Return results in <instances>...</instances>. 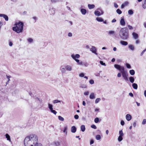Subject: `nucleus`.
<instances>
[{
	"label": "nucleus",
	"mask_w": 146,
	"mask_h": 146,
	"mask_svg": "<svg viewBox=\"0 0 146 146\" xmlns=\"http://www.w3.org/2000/svg\"><path fill=\"white\" fill-rule=\"evenodd\" d=\"M68 129V126L67 125H66L64 127V129L63 132L64 133H65L66 134L67 133V130Z\"/></svg>",
	"instance_id": "nucleus-24"
},
{
	"label": "nucleus",
	"mask_w": 146,
	"mask_h": 146,
	"mask_svg": "<svg viewBox=\"0 0 146 146\" xmlns=\"http://www.w3.org/2000/svg\"><path fill=\"white\" fill-rule=\"evenodd\" d=\"M101 100L100 98H98L96 99L95 101V103L96 104L98 103Z\"/></svg>",
	"instance_id": "nucleus-36"
},
{
	"label": "nucleus",
	"mask_w": 146,
	"mask_h": 146,
	"mask_svg": "<svg viewBox=\"0 0 146 146\" xmlns=\"http://www.w3.org/2000/svg\"><path fill=\"white\" fill-rule=\"evenodd\" d=\"M99 10L101 11L100 12L99 11H95L94 12V14L96 16H99L101 15H102L104 13V11L101 9H100Z\"/></svg>",
	"instance_id": "nucleus-6"
},
{
	"label": "nucleus",
	"mask_w": 146,
	"mask_h": 146,
	"mask_svg": "<svg viewBox=\"0 0 146 146\" xmlns=\"http://www.w3.org/2000/svg\"><path fill=\"white\" fill-rule=\"evenodd\" d=\"M128 13L129 15H132L133 13V12L132 9L129 10L128 11Z\"/></svg>",
	"instance_id": "nucleus-29"
},
{
	"label": "nucleus",
	"mask_w": 146,
	"mask_h": 146,
	"mask_svg": "<svg viewBox=\"0 0 146 146\" xmlns=\"http://www.w3.org/2000/svg\"><path fill=\"white\" fill-rule=\"evenodd\" d=\"M140 42V41L139 40L137 39L135 41V43L136 44H139Z\"/></svg>",
	"instance_id": "nucleus-62"
},
{
	"label": "nucleus",
	"mask_w": 146,
	"mask_h": 146,
	"mask_svg": "<svg viewBox=\"0 0 146 146\" xmlns=\"http://www.w3.org/2000/svg\"><path fill=\"white\" fill-rule=\"evenodd\" d=\"M125 117L126 119L128 121H129L132 118L131 116L129 114H127L125 116Z\"/></svg>",
	"instance_id": "nucleus-13"
},
{
	"label": "nucleus",
	"mask_w": 146,
	"mask_h": 146,
	"mask_svg": "<svg viewBox=\"0 0 146 146\" xmlns=\"http://www.w3.org/2000/svg\"><path fill=\"white\" fill-rule=\"evenodd\" d=\"M129 73L131 75H133L135 74V72L133 70H130L129 71Z\"/></svg>",
	"instance_id": "nucleus-28"
},
{
	"label": "nucleus",
	"mask_w": 146,
	"mask_h": 146,
	"mask_svg": "<svg viewBox=\"0 0 146 146\" xmlns=\"http://www.w3.org/2000/svg\"><path fill=\"white\" fill-rule=\"evenodd\" d=\"M114 6L115 8H117L118 7V5L116 3H114Z\"/></svg>",
	"instance_id": "nucleus-63"
},
{
	"label": "nucleus",
	"mask_w": 146,
	"mask_h": 146,
	"mask_svg": "<svg viewBox=\"0 0 146 146\" xmlns=\"http://www.w3.org/2000/svg\"><path fill=\"white\" fill-rule=\"evenodd\" d=\"M48 108L51 111V110H53V106L52 104H50L49 103H48Z\"/></svg>",
	"instance_id": "nucleus-26"
},
{
	"label": "nucleus",
	"mask_w": 146,
	"mask_h": 146,
	"mask_svg": "<svg viewBox=\"0 0 146 146\" xmlns=\"http://www.w3.org/2000/svg\"><path fill=\"white\" fill-rule=\"evenodd\" d=\"M126 66L127 68H131V66L128 63H127L126 64Z\"/></svg>",
	"instance_id": "nucleus-47"
},
{
	"label": "nucleus",
	"mask_w": 146,
	"mask_h": 146,
	"mask_svg": "<svg viewBox=\"0 0 146 146\" xmlns=\"http://www.w3.org/2000/svg\"><path fill=\"white\" fill-rule=\"evenodd\" d=\"M15 26L13 27V30L16 32L17 33H19L23 31V23L19 22H16L15 23Z\"/></svg>",
	"instance_id": "nucleus-4"
},
{
	"label": "nucleus",
	"mask_w": 146,
	"mask_h": 146,
	"mask_svg": "<svg viewBox=\"0 0 146 146\" xmlns=\"http://www.w3.org/2000/svg\"><path fill=\"white\" fill-rule=\"evenodd\" d=\"M95 98L94 94L93 93H92L90 94V98L91 99H93Z\"/></svg>",
	"instance_id": "nucleus-19"
},
{
	"label": "nucleus",
	"mask_w": 146,
	"mask_h": 146,
	"mask_svg": "<svg viewBox=\"0 0 146 146\" xmlns=\"http://www.w3.org/2000/svg\"><path fill=\"white\" fill-rule=\"evenodd\" d=\"M25 146H42L38 143V137L35 135L32 134L26 137L24 141Z\"/></svg>",
	"instance_id": "nucleus-1"
},
{
	"label": "nucleus",
	"mask_w": 146,
	"mask_h": 146,
	"mask_svg": "<svg viewBox=\"0 0 146 146\" xmlns=\"http://www.w3.org/2000/svg\"><path fill=\"white\" fill-rule=\"evenodd\" d=\"M94 143V141L93 139H91L90 140V145H92V144H93Z\"/></svg>",
	"instance_id": "nucleus-59"
},
{
	"label": "nucleus",
	"mask_w": 146,
	"mask_h": 146,
	"mask_svg": "<svg viewBox=\"0 0 146 146\" xmlns=\"http://www.w3.org/2000/svg\"><path fill=\"white\" fill-rule=\"evenodd\" d=\"M120 43L123 46H126L128 44V42L126 41L121 40L120 42Z\"/></svg>",
	"instance_id": "nucleus-17"
},
{
	"label": "nucleus",
	"mask_w": 146,
	"mask_h": 146,
	"mask_svg": "<svg viewBox=\"0 0 146 146\" xmlns=\"http://www.w3.org/2000/svg\"><path fill=\"white\" fill-rule=\"evenodd\" d=\"M95 7V5L94 4H88V8L90 9H94Z\"/></svg>",
	"instance_id": "nucleus-18"
},
{
	"label": "nucleus",
	"mask_w": 146,
	"mask_h": 146,
	"mask_svg": "<svg viewBox=\"0 0 146 146\" xmlns=\"http://www.w3.org/2000/svg\"><path fill=\"white\" fill-rule=\"evenodd\" d=\"M119 136H123V133L122 130H120L119 132Z\"/></svg>",
	"instance_id": "nucleus-31"
},
{
	"label": "nucleus",
	"mask_w": 146,
	"mask_h": 146,
	"mask_svg": "<svg viewBox=\"0 0 146 146\" xmlns=\"http://www.w3.org/2000/svg\"><path fill=\"white\" fill-rule=\"evenodd\" d=\"M133 88L135 89L136 90L137 89L138 86L137 84L134 83L132 85Z\"/></svg>",
	"instance_id": "nucleus-21"
},
{
	"label": "nucleus",
	"mask_w": 146,
	"mask_h": 146,
	"mask_svg": "<svg viewBox=\"0 0 146 146\" xmlns=\"http://www.w3.org/2000/svg\"><path fill=\"white\" fill-rule=\"evenodd\" d=\"M100 63L102 65L106 66V64L105 63L103 62L102 61H100Z\"/></svg>",
	"instance_id": "nucleus-46"
},
{
	"label": "nucleus",
	"mask_w": 146,
	"mask_h": 146,
	"mask_svg": "<svg viewBox=\"0 0 146 146\" xmlns=\"http://www.w3.org/2000/svg\"><path fill=\"white\" fill-rule=\"evenodd\" d=\"M95 122L96 123H97L99 121V118L98 117L96 118L94 120Z\"/></svg>",
	"instance_id": "nucleus-37"
},
{
	"label": "nucleus",
	"mask_w": 146,
	"mask_h": 146,
	"mask_svg": "<svg viewBox=\"0 0 146 146\" xmlns=\"http://www.w3.org/2000/svg\"><path fill=\"white\" fill-rule=\"evenodd\" d=\"M128 27L129 30H132L133 29V27L132 26H130L129 25H128Z\"/></svg>",
	"instance_id": "nucleus-50"
},
{
	"label": "nucleus",
	"mask_w": 146,
	"mask_h": 146,
	"mask_svg": "<svg viewBox=\"0 0 146 146\" xmlns=\"http://www.w3.org/2000/svg\"><path fill=\"white\" fill-rule=\"evenodd\" d=\"M83 66H84L85 67H87L88 66V64L87 62H84V63H83Z\"/></svg>",
	"instance_id": "nucleus-52"
},
{
	"label": "nucleus",
	"mask_w": 146,
	"mask_h": 146,
	"mask_svg": "<svg viewBox=\"0 0 146 146\" xmlns=\"http://www.w3.org/2000/svg\"><path fill=\"white\" fill-rule=\"evenodd\" d=\"M120 123L121 125L123 126L124 125L125 122L123 120H122L121 121Z\"/></svg>",
	"instance_id": "nucleus-55"
},
{
	"label": "nucleus",
	"mask_w": 146,
	"mask_h": 146,
	"mask_svg": "<svg viewBox=\"0 0 146 146\" xmlns=\"http://www.w3.org/2000/svg\"><path fill=\"white\" fill-rule=\"evenodd\" d=\"M115 34V31H110L108 32L109 35H113Z\"/></svg>",
	"instance_id": "nucleus-30"
},
{
	"label": "nucleus",
	"mask_w": 146,
	"mask_h": 146,
	"mask_svg": "<svg viewBox=\"0 0 146 146\" xmlns=\"http://www.w3.org/2000/svg\"><path fill=\"white\" fill-rule=\"evenodd\" d=\"M58 119H59L62 121H64V118L60 116H58Z\"/></svg>",
	"instance_id": "nucleus-33"
},
{
	"label": "nucleus",
	"mask_w": 146,
	"mask_h": 146,
	"mask_svg": "<svg viewBox=\"0 0 146 146\" xmlns=\"http://www.w3.org/2000/svg\"><path fill=\"white\" fill-rule=\"evenodd\" d=\"M96 20L99 22H102L104 21L103 19L101 17H97L96 18Z\"/></svg>",
	"instance_id": "nucleus-20"
},
{
	"label": "nucleus",
	"mask_w": 146,
	"mask_h": 146,
	"mask_svg": "<svg viewBox=\"0 0 146 146\" xmlns=\"http://www.w3.org/2000/svg\"><path fill=\"white\" fill-rule=\"evenodd\" d=\"M116 12L119 14L120 15L122 13V11L119 9H117L116 10Z\"/></svg>",
	"instance_id": "nucleus-32"
},
{
	"label": "nucleus",
	"mask_w": 146,
	"mask_h": 146,
	"mask_svg": "<svg viewBox=\"0 0 146 146\" xmlns=\"http://www.w3.org/2000/svg\"><path fill=\"white\" fill-rule=\"evenodd\" d=\"M27 41L29 43H31L33 42V39L30 38L27 39Z\"/></svg>",
	"instance_id": "nucleus-39"
},
{
	"label": "nucleus",
	"mask_w": 146,
	"mask_h": 146,
	"mask_svg": "<svg viewBox=\"0 0 146 146\" xmlns=\"http://www.w3.org/2000/svg\"><path fill=\"white\" fill-rule=\"evenodd\" d=\"M79 76L81 77H84V74L83 73H80L79 74Z\"/></svg>",
	"instance_id": "nucleus-51"
},
{
	"label": "nucleus",
	"mask_w": 146,
	"mask_h": 146,
	"mask_svg": "<svg viewBox=\"0 0 146 146\" xmlns=\"http://www.w3.org/2000/svg\"><path fill=\"white\" fill-rule=\"evenodd\" d=\"M33 19L35 20V22H36V21L37 19V18L36 17L34 16L33 17Z\"/></svg>",
	"instance_id": "nucleus-60"
},
{
	"label": "nucleus",
	"mask_w": 146,
	"mask_h": 146,
	"mask_svg": "<svg viewBox=\"0 0 146 146\" xmlns=\"http://www.w3.org/2000/svg\"><path fill=\"white\" fill-rule=\"evenodd\" d=\"M121 76V73L119 72L117 74V77H120Z\"/></svg>",
	"instance_id": "nucleus-61"
},
{
	"label": "nucleus",
	"mask_w": 146,
	"mask_h": 146,
	"mask_svg": "<svg viewBox=\"0 0 146 146\" xmlns=\"http://www.w3.org/2000/svg\"><path fill=\"white\" fill-rule=\"evenodd\" d=\"M96 139L97 140H100L101 139V137L100 135H97L96 136Z\"/></svg>",
	"instance_id": "nucleus-27"
},
{
	"label": "nucleus",
	"mask_w": 146,
	"mask_h": 146,
	"mask_svg": "<svg viewBox=\"0 0 146 146\" xmlns=\"http://www.w3.org/2000/svg\"><path fill=\"white\" fill-rule=\"evenodd\" d=\"M118 141H121L123 140L122 136H119L118 138Z\"/></svg>",
	"instance_id": "nucleus-40"
},
{
	"label": "nucleus",
	"mask_w": 146,
	"mask_h": 146,
	"mask_svg": "<svg viewBox=\"0 0 146 146\" xmlns=\"http://www.w3.org/2000/svg\"><path fill=\"white\" fill-rule=\"evenodd\" d=\"M146 51V48L143 50V51L141 52V53L140 55L141 56H142L143 55V54Z\"/></svg>",
	"instance_id": "nucleus-53"
},
{
	"label": "nucleus",
	"mask_w": 146,
	"mask_h": 146,
	"mask_svg": "<svg viewBox=\"0 0 146 146\" xmlns=\"http://www.w3.org/2000/svg\"><path fill=\"white\" fill-rule=\"evenodd\" d=\"M60 102V101L58 100H54L53 101V103L54 104H56L57 103H59Z\"/></svg>",
	"instance_id": "nucleus-34"
},
{
	"label": "nucleus",
	"mask_w": 146,
	"mask_h": 146,
	"mask_svg": "<svg viewBox=\"0 0 146 146\" xmlns=\"http://www.w3.org/2000/svg\"><path fill=\"white\" fill-rule=\"evenodd\" d=\"M89 83L92 85L94 83V81L93 80H91L89 81Z\"/></svg>",
	"instance_id": "nucleus-44"
},
{
	"label": "nucleus",
	"mask_w": 146,
	"mask_h": 146,
	"mask_svg": "<svg viewBox=\"0 0 146 146\" xmlns=\"http://www.w3.org/2000/svg\"><path fill=\"white\" fill-rule=\"evenodd\" d=\"M80 88H87V86L86 84H81L80 85Z\"/></svg>",
	"instance_id": "nucleus-23"
},
{
	"label": "nucleus",
	"mask_w": 146,
	"mask_h": 146,
	"mask_svg": "<svg viewBox=\"0 0 146 146\" xmlns=\"http://www.w3.org/2000/svg\"><path fill=\"white\" fill-rule=\"evenodd\" d=\"M54 144L56 146H58L60 145V143L58 141L55 142Z\"/></svg>",
	"instance_id": "nucleus-45"
},
{
	"label": "nucleus",
	"mask_w": 146,
	"mask_h": 146,
	"mask_svg": "<svg viewBox=\"0 0 146 146\" xmlns=\"http://www.w3.org/2000/svg\"><path fill=\"white\" fill-rule=\"evenodd\" d=\"M114 67L119 70L121 73L123 78L126 81H128V73L126 70H125L124 67L123 66H121L118 64H115L114 65Z\"/></svg>",
	"instance_id": "nucleus-2"
},
{
	"label": "nucleus",
	"mask_w": 146,
	"mask_h": 146,
	"mask_svg": "<svg viewBox=\"0 0 146 146\" xmlns=\"http://www.w3.org/2000/svg\"><path fill=\"white\" fill-rule=\"evenodd\" d=\"M146 123V119H143V121L142 122V124L143 125L145 124Z\"/></svg>",
	"instance_id": "nucleus-56"
},
{
	"label": "nucleus",
	"mask_w": 146,
	"mask_h": 146,
	"mask_svg": "<svg viewBox=\"0 0 146 146\" xmlns=\"http://www.w3.org/2000/svg\"><path fill=\"white\" fill-rule=\"evenodd\" d=\"M71 57L78 63L80 61L79 59H77L80 58V56L78 54H72L71 55Z\"/></svg>",
	"instance_id": "nucleus-5"
},
{
	"label": "nucleus",
	"mask_w": 146,
	"mask_h": 146,
	"mask_svg": "<svg viewBox=\"0 0 146 146\" xmlns=\"http://www.w3.org/2000/svg\"><path fill=\"white\" fill-rule=\"evenodd\" d=\"M6 76L8 80V82H9L10 80V78H11V76L6 75Z\"/></svg>",
	"instance_id": "nucleus-57"
},
{
	"label": "nucleus",
	"mask_w": 146,
	"mask_h": 146,
	"mask_svg": "<svg viewBox=\"0 0 146 146\" xmlns=\"http://www.w3.org/2000/svg\"><path fill=\"white\" fill-rule=\"evenodd\" d=\"M68 35L69 37H71L72 36V34L71 33L69 32L68 33Z\"/></svg>",
	"instance_id": "nucleus-58"
},
{
	"label": "nucleus",
	"mask_w": 146,
	"mask_h": 146,
	"mask_svg": "<svg viewBox=\"0 0 146 146\" xmlns=\"http://www.w3.org/2000/svg\"><path fill=\"white\" fill-rule=\"evenodd\" d=\"M90 50L92 52L96 55H98V53H97V48H96L94 46H92L91 48H90Z\"/></svg>",
	"instance_id": "nucleus-7"
},
{
	"label": "nucleus",
	"mask_w": 146,
	"mask_h": 146,
	"mask_svg": "<svg viewBox=\"0 0 146 146\" xmlns=\"http://www.w3.org/2000/svg\"><path fill=\"white\" fill-rule=\"evenodd\" d=\"M125 6V4H123L121 5V7L122 9H123Z\"/></svg>",
	"instance_id": "nucleus-64"
},
{
	"label": "nucleus",
	"mask_w": 146,
	"mask_h": 146,
	"mask_svg": "<svg viewBox=\"0 0 146 146\" xmlns=\"http://www.w3.org/2000/svg\"><path fill=\"white\" fill-rule=\"evenodd\" d=\"M5 136L7 139V141H9L10 142H11V141L10 138V136L8 133H6Z\"/></svg>",
	"instance_id": "nucleus-11"
},
{
	"label": "nucleus",
	"mask_w": 146,
	"mask_h": 146,
	"mask_svg": "<svg viewBox=\"0 0 146 146\" xmlns=\"http://www.w3.org/2000/svg\"><path fill=\"white\" fill-rule=\"evenodd\" d=\"M78 64L79 65L83 66V63L81 61H80L78 63Z\"/></svg>",
	"instance_id": "nucleus-42"
},
{
	"label": "nucleus",
	"mask_w": 146,
	"mask_h": 146,
	"mask_svg": "<svg viewBox=\"0 0 146 146\" xmlns=\"http://www.w3.org/2000/svg\"><path fill=\"white\" fill-rule=\"evenodd\" d=\"M142 7L144 9L146 8V2L145 1L144 3L142 5Z\"/></svg>",
	"instance_id": "nucleus-38"
},
{
	"label": "nucleus",
	"mask_w": 146,
	"mask_h": 146,
	"mask_svg": "<svg viewBox=\"0 0 146 146\" xmlns=\"http://www.w3.org/2000/svg\"><path fill=\"white\" fill-rule=\"evenodd\" d=\"M91 127L92 128H93L95 129H96L97 128V127H96V125H95L94 124H93L91 126Z\"/></svg>",
	"instance_id": "nucleus-48"
},
{
	"label": "nucleus",
	"mask_w": 146,
	"mask_h": 146,
	"mask_svg": "<svg viewBox=\"0 0 146 146\" xmlns=\"http://www.w3.org/2000/svg\"><path fill=\"white\" fill-rule=\"evenodd\" d=\"M120 24L121 25L124 26L125 24V23L123 17L121 18L120 21Z\"/></svg>",
	"instance_id": "nucleus-9"
},
{
	"label": "nucleus",
	"mask_w": 146,
	"mask_h": 146,
	"mask_svg": "<svg viewBox=\"0 0 146 146\" xmlns=\"http://www.w3.org/2000/svg\"><path fill=\"white\" fill-rule=\"evenodd\" d=\"M129 80L131 83H133L135 79L133 77L131 76L129 78Z\"/></svg>",
	"instance_id": "nucleus-22"
},
{
	"label": "nucleus",
	"mask_w": 146,
	"mask_h": 146,
	"mask_svg": "<svg viewBox=\"0 0 146 146\" xmlns=\"http://www.w3.org/2000/svg\"><path fill=\"white\" fill-rule=\"evenodd\" d=\"M66 69H65V68H62L61 69V71L62 73H65L66 72Z\"/></svg>",
	"instance_id": "nucleus-35"
},
{
	"label": "nucleus",
	"mask_w": 146,
	"mask_h": 146,
	"mask_svg": "<svg viewBox=\"0 0 146 146\" xmlns=\"http://www.w3.org/2000/svg\"><path fill=\"white\" fill-rule=\"evenodd\" d=\"M66 70L68 71H71L72 70V66L70 65H68L64 66Z\"/></svg>",
	"instance_id": "nucleus-8"
},
{
	"label": "nucleus",
	"mask_w": 146,
	"mask_h": 146,
	"mask_svg": "<svg viewBox=\"0 0 146 146\" xmlns=\"http://www.w3.org/2000/svg\"><path fill=\"white\" fill-rule=\"evenodd\" d=\"M35 99L36 101H38L40 102H42V100L41 99H40L37 97H36V98H35Z\"/></svg>",
	"instance_id": "nucleus-41"
},
{
	"label": "nucleus",
	"mask_w": 146,
	"mask_h": 146,
	"mask_svg": "<svg viewBox=\"0 0 146 146\" xmlns=\"http://www.w3.org/2000/svg\"><path fill=\"white\" fill-rule=\"evenodd\" d=\"M132 35L133 36V38L135 39H137L138 37V34L135 32H133L132 33Z\"/></svg>",
	"instance_id": "nucleus-14"
},
{
	"label": "nucleus",
	"mask_w": 146,
	"mask_h": 146,
	"mask_svg": "<svg viewBox=\"0 0 146 146\" xmlns=\"http://www.w3.org/2000/svg\"><path fill=\"white\" fill-rule=\"evenodd\" d=\"M0 17H3L6 21H8L9 18L8 16L4 14H0Z\"/></svg>",
	"instance_id": "nucleus-10"
},
{
	"label": "nucleus",
	"mask_w": 146,
	"mask_h": 146,
	"mask_svg": "<svg viewBox=\"0 0 146 146\" xmlns=\"http://www.w3.org/2000/svg\"><path fill=\"white\" fill-rule=\"evenodd\" d=\"M81 129L82 131L84 132L85 130V127L84 125H82L81 126Z\"/></svg>",
	"instance_id": "nucleus-25"
},
{
	"label": "nucleus",
	"mask_w": 146,
	"mask_h": 146,
	"mask_svg": "<svg viewBox=\"0 0 146 146\" xmlns=\"http://www.w3.org/2000/svg\"><path fill=\"white\" fill-rule=\"evenodd\" d=\"M74 118L75 119H77L79 118V116L78 115H75L74 116Z\"/></svg>",
	"instance_id": "nucleus-54"
},
{
	"label": "nucleus",
	"mask_w": 146,
	"mask_h": 146,
	"mask_svg": "<svg viewBox=\"0 0 146 146\" xmlns=\"http://www.w3.org/2000/svg\"><path fill=\"white\" fill-rule=\"evenodd\" d=\"M71 131L72 132L75 133L76 131V128L75 126H73L71 128Z\"/></svg>",
	"instance_id": "nucleus-16"
},
{
	"label": "nucleus",
	"mask_w": 146,
	"mask_h": 146,
	"mask_svg": "<svg viewBox=\"0 0 146 146\" xmlns=\"http://www.w3.org/2000/svg\"><path fill=\"white\" fill-rule=\"evenodd\" d=\"M84 95L85 96H88L89 95V92L88 91L85 92L84 93Z\"/></svg>",
	"instance_id": "nucleus-49"
},
{
	"label": "nucleus",
	"mask_w": 146,
	"mask_h": 146,
	"mask_svg": "<svg viewBox=\"0 0 146 146\" xmlns=\"http://www.w3.org/2000/svg\"><path fill=\"white\" fill-rule=\"evenodd\" d=\"M50 111L52 113H54V114L56 115L57 113V112L55 110H53V109L51 110Z\"/></svg>",
	"instance_id": "nucleus-43"
},
{
	"label": "nucleus",
	"mask_w": 146,
	"mask_h": 146,
	"mask_svg": "<svg viewBox=\"0 0 146 146\" xmlns=\"http://www.w3.org/2000/svg\"><path fill=\"white\" fill-rule=\"evenodd\" d=\"M120 38L123 40H126L129 38L128 30L127 28H122L119 32Z\"/></svg>",
	"instance_id": "nucleus-3"
},
{
	"label": "nucleus",
	"mask_w": 146,
	"mask_h": 146,
	"mask_svg": "<svg viewBox=\"0 0 146 146\" xmlns=\"http://www.w3.org/2000/svg\"><path fill=\"white\" fill-rule=\"evenodd\" d=\"M80 11L82 14L83 15H85L87 13L86 10L83 8L81 9Z\"/></svg>",
	"instance_id": "nucleus-12"
},
{
	"label": "nucleus",
	"mask_w": 146,
	"mask_h": 146,
	"mask_svg": "<svg viewBox=\"0 0 146 146\" xmlns=\"http://www.w3.org/2000/svg\"><path fill=\"white\" fill-rule=\"evenodd\" d=\"M129 48L132 51H134L135 50L134 46L132 44H129L128 46Z\"/></svg>",
	"instance_id": "nucleus-15"
}]
</instances>
